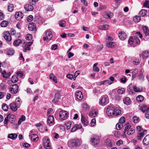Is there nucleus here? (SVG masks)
I'll use <instances>...</instances> for the list:
<instances>
[{
	"label": "nucleus",
	"instance_id": "obj_39",
	"mask_svg": "<svg viewBox=\"0 0 149 149\" xmlns=\"http://www.w3.org/2000/svg\"><path fill=\"white\" fill-rule=\"evenodd\" d=\"M50 79L53 80L55 83L57 82L55 76L53 74H51L49 76Z\"/></svg>",
	"mask_w": 149,
	"mask_h": 149
},
{
	"label": "nucleus",
	"instance_id": "obj_23",
	"mask_svg": "<svg viewBox=\"0 0 149 149\" xmlns=\"http://www.w3.org/2000/svg\"><path fill=\"white\" fill-rule=\"evenodd\" d=\"M140 56H141L143 58H146L149 57V52L147 51H144L140 54Z\"/></svg>",
	"mask_w": 149,
	"mask_h": 149
},
{
	"label": "nucleus",
	"instance_id": "obj_40",
	"mask_svg": "<svg viewBox=\"0 0 149 149\" xmlns=\"http://www.w3.org/2000/svg\"><path fill=\"white\" fill-rule=\"evenodd\" d=\"M134 132V130L132 128L128 129L127 131V134L128 135L133 134Z\"/></svg>",
	"mask_w": 149,
	"mask_h": 149
},
{
	"label": "nucleus",
	"instance_id": "obj_62",
	"mask_svg": "<svg viewBox=\"0 0 149 149\" xmlns=\"http://www.w3.org/2000/svg\"><path fill=\"white\" fill-rule=\"evenodd\" d=\"M96 123V120L95 119H93L92 120L91 122V125L92 126H94Z\"/></svg>",
	"mask_w": 149,
	"mask_h": 149
},
{
	"label": "nucleus",
	"instance_id": "obj_53",
	"mask_svg": "<svg viewBox=\"0 0 149 149\" xmlns=\"http://www.w3.org/2000/svg\"><path fill=\"white\" fill-rule=\"evenodd\" d=\"M113 132L114 136L116 137H119L120 135V132L116 130L115 131H114Z\"/></svg>",
	"mask_w": 149,
	"mask_h": 149
},
{
	"label": "nucleus",
	"instance_id": "obj_63",
	"mask_svg": "<svg viewBox=\"0 0 149 149\" xmlns=\"http://www.w3.org/2000/svg\"><path fill=\"white\" fill-rule=\"evenodd\" d=\"M143 29L144 33H145L146 32V33L147 31H149L148 29V27L147 26H145L143 27Z\"/></svg>",
	"mask_w": 149,
	"mask_h": 149
},
{
	"label": "nucleus",
	"instance_id": "obj_26",
	"mask_svg": "<svg viewBox=\"0 0 149 149\" xmlns=\"http://www.w3.org/2000/svg\"><path fill=\"white\" fill-rule=\"evenodd\" d=\"M107 46L110 48H114L116 45L115 43L111 41H108L106 43Z\"/></svg>",
	"mask_w": 149,
	"mask_h": 149
},
{
	"label": "nucleus",
	"instance_id": "obj_27",
	"mask_svg": "<svg viewBox=\"0 0 149 149\" xmlns=\"http://www.w3.org/2000/svg\"><path fill=\"white\" fill-rule=\"evenodd\" d=\"M123 101L124 103L126 105H129L131 102V100L128 97L124 98L123 100Z\"/></svg>",
	"mask_w": 149,
	"mask_h": 149
},
{
	"label": "nucleus",
	"instance_id": "obj_52",
	"mask_svg": "<svg viewBox=\"0 0 149 149\" xmlns=\"http://www.w3.org/2000/svg\"><path fill=\"white\" fill-rule=\"evenodd\" d=\"M14 51L13 49H10L7 52V54L8 55L12 56L14 54Z\"/></svg>",
	"mask_w": 149,
	"mask_h": 149
},
{
	"label": "nucleus",
	"instance_id": "obj_30",
	"mask_svg": "<svg viewBox=\"0 0 149 149\" xmlns=\"http://www.w3.org/2000/svg\"><path fill=\"white\" fill-rule=\"evenodd\" d=\"M17 136V134L15 133H12L8 135V138L12 139H15L16 138Z\"/></svg>",
	"mask_w": 149,
	"mask_h": 149
},
{
	"label": "nucleus",
	"instance_id": "obj_43",
	"mask_svg": "<svg viewBox=\"0 0 149 149\" xmlns=\"http://www.w3.org/2000/svg\"><path fill=\"white\" fill-rule=\"evenodd\" d=\"M136 99L137 101L139 102H141L143 101L144 100V97L142 96L139 95L136 97Z\"/></svg>",
	"mask_w": 149,
	"mask_h": 149
},
{
	"label": "nucleus",
	"instance_id": "obj_18",
	"mask_svg": "<svg viewBox=\"0 0 149 149\" xmlns=\"http://www.w3.org/2000/svg\"><path fill=\"white\" fill-rule=\"evenodd\" d=\"M82 127V126L81 124H76L72 128L71 132H74L78 129H80Z\"/></svg>",
	"mask_w": 149,
	"mask_h": 149
},
{
	"label": "nucleus",
	"instance_id": "obj_9",
	"mask_svg": "<svg viewBox=\"0 0 149 149\" xmlns=\"http://www.w3.org/2000/svg\"><path fill=\"white\" fill-rule=\"evenodd\" d=\"M28 29L31 31H33L34 33L36 31V24L31 22L30 23L28 26Z\"/></svg>",
	"mask_w": 149,
	"mask_h": 149
},
{
	"label": "nucleus",
	"instance_id": "obj_12",
	"mask_svg": "<svg viewBox=\"0 0 149 149\" xmlns=\"http://www.w3.org/2000/svg\"><path fill=\"white\" fill-rule=\"evenodd\" d=\"M60 91H59L55 94L54 97L52 100V102L54 103H56L59 101L60 96Z\"/></svg>",
	"mask_w": 149,
	"mask_h": 149
},
{
	"label": "nucleus",
	"instance_id": "obj_47",
	"mask_svg": "<svg viewBox=\"0 0 149 149\" xmlns=\"http://www.w3.org/2000/svg\"><path fill=\"white\" fill-rule=\"evenodd\" d=\"M123 127V125L122 124L118 123L116 125V127L117 130H120Z\"/></svg>",
	"mask_w": 149,
	"mask_h": 149
},
{
	"label": "nucleus",
	"instance_id": "obj_8",
	"mask_svg": "<svg viewBox=\"0 0 149 149\" xmlns=\"http://www.w3.org/2000/svg\"><path fill=\"white\" fill-rule=\"evenodd\" d=\"M52 37V32L50 31H47L46 33V36L43 38L44 40H45L47 39V41H49L51 40Z\"/></svg>",
	"mask_w": 149,
	"mask_h": 149
},
{
	"label": "nucleus",
	"instance_id": "obj_37",
	"mask_svg": "<svg viewBox=\"0 0 149 149\" xmlns=\"http://www.w3.org/2000/svg\"><path fill=\"white\" fill-rule=\"evenodd\" d=\"M140 109L143 112H144L145 111L148 110L149 108L145 105H143L141 106Z\"/></svg>",
	"mask_w": 149,
	"mask_h": 149
},
{
	"label": "nucleus",
	"instance_id": "obj_49",
	"mask_svg": "<svg viewBox=\"0 0 149 149\" xmlns=\"http://www.w3.org/2000/svg\"><path fill=\"white\" fill-rule=\"evenodd\" d=\"M133 120L134 123H138L139 120V118L136 116H134L133 118Z\"/></svg>",
	"mask_w": 149,
	"mask_h": 149
},
{
	"label": "nucleus",
	"instance_id": "obj_35",
	"mask_svg": "<svg viewBox=\"0 0 149 149\" xmlns=\"http://www.w3.org/2000/svg\"><path fill=\"white\" fill-rule=\"evenodd\" d=\"M7 116L9 118V120L10 121H13L15 120V116L13 115L9 114Z\"/></svg>",
	"mask_w": 149,
	"mask_h": 149
},
{
	"label": "nucleus",
	"instance_id": "obj_36",
	"mask_svg": "<svg viewBox=\"0 0 149 149\" xmlns=\"http://www.w3.org/2000/svg\"><path fill=\"white\" fill-rule=\"evenodd\" d=\"M141 17L139 16H136L133 17V20L136 23L139 22L141 20Z\"/></svg>",
	"mask_w": 149,
	"mask_h": 149
},
{
	"label": "nucleus",
	"instance_id": "obj_1",
	"mask_svg": "<svg viewBox=\"0 0 149 149\" xmlns=\"http://www.w3.org/2000/svg\"><path fill=\"white\" fill-rule=\"evenodd\" d=\"M106 113L109 116L114 117L119 115L121 113V111L119 109H115L113 107L108 106L107 108L104 109Z\"/></svg>",
	"mask_w": 149,
	"mask_h": 149
},
{
	"label": "nucleus",
	"instance_id": "obj_6",
	"mask_svg": "<svg viewBox=\"0 0 149 149\" xmlns=\"http://www.w3.org/2000/svg\"><path fill=\"white\" fill-rule=\"evenodd\" d=\"M92 144L93 145H97L100 142V139L98 136H94L92 137L91 140Z\"/></svg>",
	"mask_w": 149,
	"mask_h": 149
},
{
	"label": "nucleus",
	"instance_id": "obj_11",
	"mask_svg": "<svg viewBox=\"0 0 149 149\" xmlns=\"http://www.w3.org/2000/svg\"><path fill=\"white\" fill-rule=\"evenodd\" d=\"M23 14L20 12H16L15 15V18L17 20H21L23 17Z\"/></svg>",
	"mask_w": 149,
	"mask_h": 149
},
{
	"label": "nucleus",
	"instance_id": "obj_45",
	"mask_svg": "<svg viewBox=\"0 0 149 149\" xmlns=\"http://www.w3.org/2000/svg\"><path fill=\"white\" fill-rule=\"evenodd\" d=\"M125 92V90L123 88L119 89L117 91V93L118 94H123Z\"/></svg>",
	"mask_w": 149,
	"mask_h": 149
},
{
	"label": "nucleus",
	"instance_id": "obj_25",
	"mask_svg": "<svg viewBox=\"0 0 149 149\" xmlns=\"http://www.w3.org/2000/svg\"><path fill=\"white\" fill-rule=\"evenodd\" d=\"M98 113L95 110L93 109L89 113V116L92 117L96 116L97 114Z\"/></svg>",
	"mask_w": 149,
	"mask_h": 149
},
{
	"label": "nucleus",
	"instance_id": "obj_38",
	"mask_svg": "<svg viewBox=\"0 0 149 149\" xmlns=\"http://www.w3.org/2000/svg\"><path fill=\"white\" fill-rule=\"evenodd\" d=\"M109 26L108 25H104L99 27V29L100 30H106L108 29Z\"/></svg>",
	"mask_w": 149,
	"mask_h": 149
},
{
	"label": "nucleus",
	"instance_id": "obj_19",
	"mask_svg": "<svg viewBox=\"0 0 149 149\" xmlns=\"http://www.w3.org/2000/svg\"><path fill=\"white\" fill-rule=\"evenodd\" d=\"M75 96L76 98L79 100H81L83 97L82 92L80 91L76 92L75 93Z\"/></svg>",
	"mask_w": 149,
	"mask_h": 149
},
{
	"label": "nucleus",
	"instance_id": "obj_34",
	"mask_svg": "<svg viewBox=\"0 0 149 149\" xmlns=\"http://www.w3.org/2000/svg\"><path fill=\"white\" fill-rule=\"evenodd\" d=\"M22 102L21 101V99L19 98H17L15 100V103L18 107L19 108L20 107V106Z\"/></svg>",
	"mask_w": 149,
	"mask_h": 149
},
{
	"label": "nucleus",
	"instance_id": "obj_24",
	"mask_svg": "<svg viewBox=\"0 0 149 149\" xmlns=\"http://www.w3.org/2000/svg\"><path fill=\"white\" fill-rule=\"evenodd\" d=\"M31 139L33 142H36L38 140V135L36 134H32L31 135Z\"/></svg>",
	"mask_w": 149,
	"mask_h": 149
},
{
	"label": "nucleus",
	"instance_id": "obj_51",
	"mask_svg": "<svg viewBox=\"0 0 149 149\" xmlns=\"http://www.w3.org/2000/svg\"><path fill=\"white\" fill-rule=\"evenodd\" d=\"M134 42V39H133L132 37H130L128 41V43L130 45H132L133 44V43Z\"/></svg>",
	"mask_w": 149,
	"mask_h": 149
},
{
	"label": "nucleus",
	"instance_id": "obj_44",
	"mask_svg": "<svg viewBox=\"0 0 149 149\" xmlns=\"http://www.w3.org/2000/svg\"><path fill=\"white\" fill-rule=\"evenodd\" d=\"M2 109L5 111H7L8 110V105L6 104H3L2 106Z\"/></svg>",
	"mask_w": 149,
	"mask_h": 149
},
{
	"label": "nucleus",
	"instance_id": "obj_7",
	"mask_svg": "<svg viewBox=\"0 0 149 149\" xmlns=\"http://www.w3.org/2000/svg\"><path fill=\"white\" fill-rule=\"evenodd\" d=\"M108 103V99L107 97L102 96L101 97L99 102L100 104L102 106H104Z\"/></svg>",
	"mask_w": 149,
	"mask_h": 149
},
{
	"label": "nucleus",
	"instance_id": "obj_31",
	"mask_svg": "<svg viewBox=\"0 0 149 149\" xmlns=\"http://www.w3.org/2000/svg\"><path fill=\"white\" fill-rule=\"evenodd\" d=\"M2 74L3 75V77L5 78H8L10 75V72H8L7 73L4 70L2 72Z\"/></svg>",
	"mask_w": 149,
	"mask_h": 149
},
{
	"label": "nucleus",
	"instance_id": "obj_54",
	"mask_svg": "<svg viewBox=\"0 0 149 149\" xmlns=\"http://www.w3.org/2000/svg\"><path fill=\"white\" fill-rule=\"evenodd\" d=\"M16 74L18 77H22L23 76V72L21 71H19L17 72Z\"/></svg>",
	"mask_w": 149,
	"mask_h": 149
},
{
	"label": "nucleus",
	"instance_id": "obj_48",
	"mask_svg": "<svg viewBox=\"0 0 149 149\" xmlns=\"http://www.w3.org/2000/svg\"><path fill=\"white\" fill-rule=\"evenodd\" d=\"M14 7L13 4H10L8 6V10L10 12H12L13 10Z\"/></svg>",
	"mask_w": 149,
	"mask_h": 149
},
{
	"label": "nucleus",
	"instance_id": "obj_42",
	"mask_svg": "<svg viewBox=\"0 0 149 149\" xmlns=\"http://www.w3.org/2000/svg\"><path fill=\"white\" fill-rule=\"evenodd\" d=\"M147 11L146 10L143 9L141 10L139 12V15L141 16H144L146 14Z\"/></svg>",
	"mask_w": 149,
	"mask_h": 149
},
{
	"label": "nucleus",
	"instance_id": "obj_15",
	"mask_svg": "<svg viewBox=\"0 0 149 149\" xmlns=\"http://www.w3.org/2000/svg\"><path fill=\"white\" fill-rule=\"evenodd\" d=\"M32 42H27L25 46V48L23 50V52H26L27 51H29L31 49L30 48V46L32 45Z\"/></svg>",
	"mask_w": 149,
	"mask_h": 149
},
{
	"label": "nucleus",
	"instance_id": "obj_10",
	"mask_svg": "<svg viewBox=\"0 0 149 149\" xmlns=\"http://www.w3.org/2000/svg\"><path fill=\"white\" fill-rule=\"evenodd\" d=\"M112 82L109 81V80H106L104 81H100L97 83V85L98 86H101L109 84V85H111Z\"/></svg>",
	"mask_w": 149,
	"mask_h": 149
},
{
	"label": "nucleus",
	"instance_id": "obj_61",
	"mask_svg": "<svg viewBox=\"0 0 149 149\" xmlns=\"http://www.w3.org/2000/svg\"><path fill=\"white\" fill-rule=\"evenodd\" d=\"M0 88L3 90H4L5 89L6 86L5 84L4 83H1L0 84Z\"/></svg>",
	"mask_w": 149,
	"mask_h": 149
},
{
	"label": "nucleus",
	"instance_id": "obj_57",
	"mask_svg": "<svg viewBox=\"0 0 149 149\" xmlns=\"http://www.w3.org/2000/svg\"><path fill=\"white\" fill-rule=\"evenodd\" d=\"M33 19V17L32 15H30L27 17L26 19L27 20L28 22L31 21Z\"/></svg>",
	"mask_w": 149,
	"mask_h": 149
},
{
	"label": "nucleus",
	"instance_id": "obj_33",
	"mask_svg": "<svg viewBox=\"0 0 149 149\" xmlns=\"http://www.w3.org/2000/svg\"><path fill=\"white\" fill-rule=\"evenodd\" d=\"M133 89L135 92H141L143 90V88H142L137 87L135 86H133Z\"/></svg>",
	"mask_w": 149,
	"mask_h": 149
},
{
	"label": "nucleus",
	"instance_id": "obj_64",
	"mask_svg": "<svg viewBox=\"0 0 149 149\" xmlns=\"http://www.w3.org/2000/svg\"><path fill=\"white\" fill-rule=\"evenodd\" d=\"M123 143V141L121 140H120L116 142V144L118 146H120L121 144Z\"/></svg>",
	"mask_w": 149,
	"mask_h": 149
},
{
	"label": "nucleus",
	"instance_id": "obj_59",
	"mask_svg": "<svg viewBox=\"0 0 149 149\" xmlns=\"http://www.w3.org/2000/svg\"><path fill=\"white\" fill-rule=\"evenodd\" d=\"M65 22L64 21H62L60 22V26L61 27H64L65 26Z\"/></svg>",
	"mask_w": 149,
	"mask_h": 149
},
{
	"label": "nucleus",
	"instance_id": "obj_21",
	"mask_svg": "<svg viewBox=\"0 0 149 149\" xmlns=\"http://www.w3.org/2000/svg\"><path fill=\"white\" fill-rule=\"evenodd\" d=\"M143 144L144 145H147L149 144V134L146 135L143 140Z\"/></svg>",
	"mask_w": 149,
	"mask_h": 149
},
{
	"label": "nucleus",
	"instance_id": "obj_50",
	"mask_svg": "<svg viewBox=\"0 0 149 149\" xmlns=\"http://www.w3.org/2000/svg\"><path fill=\"white\" fill-rule=\"evenodd\" d=\"M25 120V116L24 115H22L21 116V118L19 120V121H18V124L19 125L22 122Z\"/></svg>",
	"mask_w": 149,
	"mask_h": 149
},
{
	"label": "nucleus",
	"instance_id": "obj_20",
	"mask_svg": "<svg viewBox=\"0 0 149 149\" xmlns=\"http://www.w3.org/2000/svg\"><path fill=\"white\" fill-rule=\"evenodd\" d=\"M147 131L146 130H144L143 131L139 133L138 134V138L139 140H140L142 138L144 135L147 134Z\"/></svg>",
	"mask_w": 149,
	"mask_h": 149
},
{
	"label": "nucleus",
	"instance_id": "obj_3",
	"mask_svg": "<svg viewBox=\"0 0 149 149\" xmlns=\"http://www.w3.org/2000/svg\"><path fill=\"white\" fill-rule=\"evenodd\" d=\"M59 117L61 120L67 119L68 117V112L64 110L60 111L59 113Z\"/></svg>",
	"mask_w": 149,
	"mask_h": 149
},
{
	"label": "nucleus",
	"instance_id": "obj_46",
	"mask_svg": "<svg viewBox=\"0 0 149 149\" xmlns=\"http://www.w3.org/2000/svg\"><path fill=\"white\" fill-rule=\"evenodd\" d=\"M18 80V77L15 75L13 76L12 77L11 81L12 82L15 83Z\"/></svg>",
	"mask_w": 149,
	"mask_h": 149
},
{
	"label": "nucleus",
	"instance_id": "obj_28",
	"mask_svg": "<svg viewBox=\"0 0 149 149\" xmlns=\"http://www.w3.org/2000/svg\"><path fill=\"white\" fill-rule=\"evenodd\" d=\"M144 70L143 69H141L139 72V74L138 75L139 79L142 81H143L144 79V77L143 75V72Z\"/></svg>",
	"mask_w": 149,
	"mask_h": 149
},
{
	"label": "nucleus",
	"instance_id": "obj_22",
	"mask_svg": "<svg viewBox=\"0 0 149 149\" xmlns=\"http://www.w3.org/2000/svg\"><path fill=\"white\" fill-rule=\"evenodd\" d=\"M24 9L27 11H32L33 9V6L29 4H27L25 5L24 6Z\"/></svg>",
	"mask_w": 149,
	"mask_h": 149
},
{
	"label": "nucleus",
	"instance_id": "obj_56",
	"mask_svg": "<svg viewBox=\"0 0 149 149\" xmlns=\"http://www.w3.org/2000/svg\"><path fill=\"white\" fill-rule=\"evenodd\" d=\"M134 42L137 44L138 45L140 44V41L138 37L135 36L134 37Z\"/></svg>",
	"mask_w": 149,
	"mask_h": 149
},
{
	"label": "nucleus",
	"instance_id": "obj_41",
	"mask_svg": "<svg viewBox=\"0 0 149 149\" xmlns=\"http://www.w3.org/2000/svg\"><path fill=\"white\" fill-rule=\"evenodd\" d=\"M8 24V22L6 20H3L2 21L1 24V27H6Z\"/></svg>",
	"mask_w": 149,
	"mask_h": 149
},
{
	"label": "nucleus",
	"instance_id": "obj_17",
	"mask_svg": "<svg viewBox=\"0 0 149 149\" xmlns=\"http://www.w3.org/2000/svg\"><path fill=\"white\" fill-rule=\"evenodd\" d=\"M25 43L24 40H23L21 41L19 39H18L14 41L13 45L15 46H17L20 44H24Z\"/></svg>",
	"mask_w": 149,
	"mask_h": 149
},
{
	"label": "nucleus",
	"instance_id": "obj_32",
	"mask_svg": "<svg viewBox=\"0 0 149 149\" xmlns=\"http://www.w3.org/2000/svg\"><path fill=\"white\" fill-rule=\"evenodd\" d=\"M54 118L53 117L50 116H49L47 120L48 123L49 124H50L53 123H54Z\"/></svg>",
	"mask_w": 149,
	"mask_h": 149
},
{
	"label": "nucleus",
	"instance_id": "obj_16",
	"mask_svg": "<svg viewBox=\"0 0 149 149\" xmlns=\"http://www.w3.org/2000/svg\"><path fill=\"white\" fill-rule=\"evenodd\" d=\"M118 37L121 40H123L126 38V34L123 31L119 33Z\"/></svg>",
	"mask_w": 149,
	"mask_h": 149
},
{
	"label": "nucleus",
	"instance_id": "obj_2",
	"mask_svg": "<svg viewBox=\"0 0 149 149\" xmlns=\"http://www.w3.org/2000/svg\"><path fill=\"white\" fill-rule=\"evenodd\" d=\"M68 144L70 147L78 146L80 145V141L77 139H72L68 142Z\"/></svg>",
	"mask_w": 149,
	"mask_h": 149
},
{
	"label": "nucleus",
	"instance_id": "obj_29",
	"mask_svg": "<svg viewBox=\"0 0 149 149\" xmlns=\"http://www.w3.org/2000/svg\"><path fill=\"white\" fill-rule=\"evenodd\" d=\"M81 121L82 123L85 125H87L88 123V120L85 118L84 116L83 115H81Z\"/></svg>",
	"mask_w": 149,
	"mask_h": 149
},
{
	"label": "nucleus",
	"instance_id": "obj_60",
	"mask_svg": "<svg viewBox=\"0 0 149 149\" xmlns=\"http://www.w3.org/2000/svg\"><path fill=\"white\" fill-rule=\"evenodd\" d=\"M32 38V36L30 34H28L27 35L26 38L27 40H30Z\"/></svg>",
	"mask_w": 149,
	"mask_h": 149
},
{
	"label": "nucleus",
	"instance_id": "obj_58",
	"mask_svg": "<svg viewBox=\"0 0 149 149\" xmlns=\"http://www.w3.org/2000/svg\"><path fill=\"white\" fill-rule=\"evenodd\" d=\"M125 121V118L123 117H121L119 119V123L121 124L124 123Z\"/></svg>",
	"mask_w": 149,
	"mask_h": 149
},
{
	"label": "nucleus",
	"instance_id": "obj_13",
	"mask_svg": "<svg viewBox=\"0 0 149 149\" xmlns=\"http://www.w3.org/2000/svg\"><path fill=\"white\" fill-rule=\"evenodd\" d=\"M4 38L8 41H10L11 40V38L10 33L8 31H6L4 33Z\"/></svg>",
	"mask_w": 149,
	"mask_h": 149
},
{
	"label": "nucleus",
	"instance_id": "obj_5",
	"mask_svg": "<svg viewBox=\"0 0 149 149\" xmlns=\"http://www.w3.org/2000/svg\"><path fill=\"white\" fill-rule=\"evenodd\" d=\"M44 145L46 149H49L50 148V141L48 137H45L44 138Z\"/></svg>",
	"mask_w": 149,
	"mask_h": 149
},
{
	"label": "nucleus",
	"instance_id": "obj_4",
	"mask_svg": "<svg viewBox=\"0 0 149 149\" xmlns=\"http://www.w3.org/2000/svg\"><path fill=\"white\" fill-rule=\"evenodd\" d=\"M18 86L16 84H14L9 88L10 92L13 94H16L18 91Z\"/></svg>",
	"mask_w": 149,
	"mask_h": 149
},
{
	"label": "nucleus",
	"instance_id": "obj_55",
	"mask_svg": "<svg viewBox=\"0 0 149 149\" xmlns=\"http://www.w3.org/2000/svg\"><path fill=\"white\" fill-rule=\"evenodd\" d=\"M82 106L84 110H86L88 109V106L86 104L83 103L82 104Z\"/></svg>",
	"mask_w": 149,
	"mask_h": 149
},
{
	"label": "nucleus",
	"instance_id": "obj_14",
	"mask_svg": "<svg viewBox=\"0 0 149 149\" xmlns=\"http://www.w3.org/2000/svg\"><path fill=\"white\" fill-rule=\"evenodd\" d=\"M10 109L13 111H16L19 108L17 105L14 102L11 103L10 105Z\"/></svg>",
	"mask_w": 149,
	"mask_h": 149
}]
</instances>
